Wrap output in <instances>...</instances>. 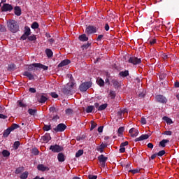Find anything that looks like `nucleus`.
<instances>
[{
  "instance_id": "48",
  "label": "nucleus",
  "mask_w": 179,
  "mask_h": 179,
  "mask_svg": "<svg viewBox=\"0 0 179 179\" xmlns=\"http://www.w3.org/2000/svg\"><path fill=\"white\" fill-rule=\"evenodd\" d=\"M72 113H73V110L71 108H68L66 110V114H67V115H71Z\"/></svg>"
},
{
  "instance_id": "61",
  "label": "nucleus",
  "mask_w": 179,
  "mask_h": 179,
  "mask_svg": "<svg viewBox=\"0 0 179 179\" xmlns=\"http://www.w3.org/2000/svg\"><path fill=\"white\" fill-rule=\"evenodd\" d=\"M18 104H19L20 107H26V105L24 103H23V102H22V101H19Z\"/></svg>"
},
{
  "instance_id": "46",
  "label": "nucleus",
  "mask_w": 179,
  "mask_h": 179,
  "mask_svg": "<svg viewBox=\"0 0 179 179\" xmlns=\"http://www.w3.org/2000/svg\"><path fill=\"white\" fill-rule=\"evenodd\" d=\"M109 96L111 97V99H115V92L110 91L109 92Z\"/></svg>"
},
{
  "instance_id": "51",
  "label": "nucleus",
  "mask_w": 179,
  "mask_h": 179,
  "mask_svg": "<svg viewBox=\"0 0 179 179\" xmlns=\"http://www.w3.org/2000/svg\"><path fill=\"white\" fill-rule=\"evenodd\" d=\"M125 146H128V141L123 142L120 144V148H125Z\"/></svg>"
},
{
  "instance_id": "33",
  "label": "nucleus",
  "mask_w": 179,
  "mask_h": 179,
  "mask_svg": "<svg viewBox=\"0 0 179 179\" xmlns=\"http://www.w3.org/2000/svg\"><path fill=\"white\" fill-rule=\"evenodd\" d=\"M2 155L4 157H8V156H10V152L6 150H3L2 151Z\"/></svg>"
},
{
  "instance_id": "7",
  "label": "nucleus",
  "mask_w": 179,
  "mask_h": 179,
  "mask_svg": "<svg viewBox=\"0 0 179 179\" xmlns=\"http://www.w3.org/2000/svg\"><path fill=\"white\" fill-rule=\"evenodd\" d=\"M64 129H66V126L64 124L61 123L54 129V131H55V132H64Z\"/></svg>"
},
{
  "instance_id": "43",
  "label": "nucleus",
  "mask_w": 179,
  "mask_h": 179,
  "mask_svg": "<svg viewBox=\"0 0 179 179\" xmlns=\"http://www.w3.org/2000/svg\"><path fill=\"white\" fill-rule=\"evenodd\" d=\"M141 171V169H131L129 171V173H132V174H137V173H139Z\"/></svg>"
},
{
  "instance_id": "54",
  "label": "nucleus",
  "mask_w": 179,
  "mask_h": 179,
  "mask_svg": "<svg viewBox=\"0 0 179 179\" xmlns=\"http://www.w3.org/2000/svg\"><path fill=\"white\" fill-rule=\"evenodd\" d=\"M164 135H168V136H171L173 134V132H171V131H164Z\"/></svg>"
},
{
  "instance_id": "36",
  "label": "nucleus",
  "mask_w": 179,
  "mask_h": 179,
  "mask_svg": "<svg viewBox=\"0 0 179 179\" xmlns=\"http://www.w3.org/2000/svg\"><path fill=\"white\" fill-rule=\"evenodd\" d=\"M163 120L166 121L167 124H173V120H171V119L169 118L168 117H164Z\"/></svg>"
},
{
  "instance_id": "4",
  "label": "nucleus",
  "mask_w": 179,
  "mask_h": 179,
  "mask_svg": "<svg viewBox=\"0 0 179 179\" xmlns=\"http://www.w3.org/2000/svg\"><path fill=\"white\" fill-rule=\"evenodd\" d=\"M90 87H92V83H83L80 85V90L81 92H86V90H87V89H90Z\"/></svg>"
},
{
  "instance_id": "8",
  "label": "nucleus",
  "mask_w": 179,
  "mask_h": 179,
  "mask_svg": "<svg viewBox=\"0 0 179 179\" xmlns=\"http://www.w3.org/2000/svg\"><path fill=\"white\" fill-rule=\"evenodd\" d=\"M97 31V29L93 26H89L85 29V33L87 34H93V33H96Z\"/></svg>"
},
{
  "instance_id": "29",
  "label": "nucleus",
  "mask_w": 179,
  "mask_h": 179,
  "mask_svg": "<svg viewBox=\"0 0 179 179\" xmlns=\"http://www.w3.org/2000/svg\"><path fill=\"white\" fill-rule=\"evenodd\" d=\"M28 113L30 115H36V113H37V110L29 108L28 110Z\"/></svg>"
},
{
  "instance_id": "41",
  "label": "nucleus",
  "mask_w": 179,
  "mask_h": 179,
  "mask_svg": "<svg viewBox=\"0 0 179 179\" xmlns=\"http://www.w3.org/2000/svg\"><path fill=\"white\" fill-rule=\"evenodd\" d=\"M82 155H83V150H79L76 154V157H80Z\"/></svg>"
},
{
  "instance_id": "35",
  "label": "nucleus",
  "mask_w": 179,
  "mask_h": 179,
  "mask_svg": "<svg viewBox=\"0 0 179 179\" xmlns=\"http://www.w3.org/2000/svg\"><path fill=\"white\" fill-rule=\"evenodd\" d=\"M27 38L29 41H36L37 40V37L35 35H31Z\"/></svg>"
},
{
  "instance_id": "57",
  "label": "nucleus",
  "mask_w": 179,
  "mask_h": 179,
  "mask_svg": "<svg viewBox=\"0 0 179 179\" xmlns=\"http://www.w3.org/2000/svg\"><path fill=\"white\" fill-rule=\"evenodd\" d=\"M119 152H120V153H125V148L120 147Z\"/></svg>"
},
{
  "instance_id": "49",
  "label": "nucleus",
  "mask_w": 179,
  "mask_h": 179,
  "mask_svg": "<svg viewBox=\"0 0 179 179\" xmlns=\"http://www.w3.org/2000/svg\"><path fill=\"white\" fill-rule=\"evenodd\" d=\"M164 155H166V151L164 150H161L157 153V156H164Z\"/></svg>"
},
{
  "instance_id": "22",
  "label": "nucleus",
  "mask_w": 179,
  "mask_h": 179,
  "mask_svg": "<svg viewBox=\"0 0 179 179\" xmlns=\"http://www.w3.org/2000/svg\"><path fill=\"white\" fill-rule=\"evenodd\" d=\"M80 41H87V40H89V38L87 36H86V34H82L80 35L78 37Z\"/></svg>"
},
{
  "instance_id": "50",
  "label": "nucleus",
  "mask_w": 179,
  "mask_h": 179,
  "mask_svg": "<svg viewBox=\"0 0 179 179\" xmlns=\"http://www.w3.org/2000/svg\"><path fill=\"white\" fill-rule=\"evenodd\" d=\"M43 129L45 131H50V129H51V126L50 125H45L43 127Z\"/></svg>"
},
{
  "instance_id": "32",
  "label": "nucleus",
  "mask_w": 179,
  "mask_h": 179,
  "mask_svg": "<svg viewBox=\"0 0 179 179\" xmlns=\"http://www.w3.org/2000/svg\"><path fill=\"white\" fill-rule=\"evenodd\" d=\"M120 76L125 78L129 75V72L128 71H122L120 73Z\"/></svg>"
},
{
  "instance_id": "39",
  "label": "nucleus",
  "mask_w": 179,
  "mask_h": 179,
  "mask_svg": "<svg viewBox=\"0 0 179 179\" xmlns=\"http://www.w3.org/2000/svg\"><path fill=\"white\" fill-rule=\"evenodd\" d=\"M12 131H15V129H17V128H19V125L16 124H13L12 126L10 127H9Z\"/></svg>"
},
{
  "instance_id": "13",
  "label": "nucleus",
  "mask_w": 179,
  "mask_h": 179,
  "mask_svg": "<svg viewBox=\"0 0 179 179\" xmlns=\"http://www.w3.org/2000/svg\"><path fill=\"white\" fill-rule=\"evenodd\" d=\"M12 9H13V8L10 4H4L1 7V10L3 12H8V10H12Z\"/></svg>"
},
{
  "instance_id": "6",
  "label": "nucleus",
  "mask_w": 179,
  "mask_h": 179,
  "mask_svg": "<svg viewBox=\"0 0 179 179\" xmlns=\"http://www.w3.org/2000/svg\"><path fill=\"white\" fill-rule=\"evenodd\" d=\"M50 150H52L53 153H59V152H62V147L59 145H50Z\"/></svg>"
},
{
  "instance_id": "10",
  "label": "nucleus",
  "mask_w": 179,
  "mask_h": 179,
  "mask_svg": "<svg viewBox=\"0 0 179 179\" xmlns=\"http://www.w3.org/2000/svg\"><path fill=\"white\" fill-rule=\"evenodd\" d=\"M129 62L130 64H133V65H138V64H141V59L135 57H131L129 58Z\"/></svg>"
},
{
  "instance_id": "31",
  "label": "nucleus",
  "mask_w": 179,
  "mask_h": 179,
  "mask_svg": "<svg viewBox=\"0 0 179 179\" xmlns=\"http://www.w3.org/2000/svg\"><path fill=\"white\" fill-rule=\"evenodd\" d=\"M107 103H104L101 105L99 108H98V110L99 111H103V110H106L107 108Z\"/></svg>"
},
{
  "instance_id": "37",
  "label": "nucleus",
  "mask_w": 179,
  "mask_h": 179,
  "mask_svg": "<svg viewBox=\"0 0 179 179\" xmlns=\"http://www.w3.org/2000/svg\"><path fill=\"white\" fill-rule=\"evenodd\" d=\"M8 71H15L16 69V66L13 64L8 65Z\"/></svg>"
},
{
  "instance_id": "64",
  "label": "nucleus",
  "mask_w": 179,
  "mask_h": 179,
  "mask_svg": "<svg viewBox=\"0 0 179 179\" xmlns=\"http://www.w3.org/2000/svg\"><path fill=\"white\" fill-rule=\"evenodd\" d=\"M98 132H99V133H101V132H103V127H99V128H98Z\"/></svg>"
},
{
  "instance_id": "19",
  "label": "nucleus",
  "mask_w": 179,
  "mask_h": 179,
  "mask_svg": "<svg viewBox=\"0 0 179 179\" xmlns=\"http://www.w3.org/2000/svg\"><path fill=\"white\" fill-rule=\"evenodd\" d=\"M14 10H15V14L17 16H20V15H22V9H20V7L19 6L15 7Z\"/></svg>"
},
{
  "instance_id": "27",
  "label": "nucleus",
  "mask_w": 179,
  "mask_h": 179,
  "mask_svg": "<svg viewBox=\"0 0 179 179\" xmlns=\"http://www.w3.org/2000/svg\"><path fill=\"white\" fill-rule=\"evenodd\" d=\"M169 142H170V141L164 139L159 143V145L162 148H166V143H169Z\"/></svg>"
},
{
  "instance_id": "58",
  "label": "nucleus",
  "mask_w": 179,
  "mask_h": 179,
  "mask_svg": "<svg viewBox=\"0 0 179 179\" xmlns=\"http://www.w3.org/2000/svg\"><path fill=\"white\" fill-rule=\"evenodd\" d=\"M89 179H97V176L89 175Z\"/></svg>"
},
{
  "instance_id": "63",
  "label": "nucleus",
  "mask_w": 179,
  "mask_h": 179,
  "mask_svg": "<svg viewBox=\"0 0 179 179\" xmlns=\"http://www.w3.org/2000/svg\"><path fill=\"white\" fill-rule=\"evenodd\" d=\"M29 92L31 93H36V88H29Z\"/></svg>"
},
{
  "instance_id": "30",
  "label": "nucleus",
  "mask_w": 179,
  "mask_h": 179,
  "mask_svg": "<svg viewBox=\"0 0 179 179\" xmlns=\"http://www.w3.org/2000/svg\"><path fill=\"white\" fill-rule=\"evenodd\" d=\"M45 52L48 58H51V57H52V50H51L50 49H46Z\"/></svg>"
},
{
  "instance_id": "2",
  "label": "nucleus",
  "mask_w": 179,
  "mask_h": 179,
  "mask_svg": "<svg viewBox=\"0 0 179 179\" xmlns=\"http://www.w3.org/2000/svg\"><path fill=\"white\" fill-rule=\"evenodd\" d=\"M7 27L11 33H17L19 31V25L17 22L13 20H10L7 22Z\"/></svg>"
},
{
  "instance_id": "1",
  "label": "nucleus",
  "mask_w": 179,
  "mask_h": 179,
  "mask_svg": "<svg viewBox=\"0 0 179 179\" xmlns=\"http://www.w3.org/2000/svg\"><path fill=\"white\" fill-rule=\"evenodd\" d=\"M75 87H76L75 83H69L63 89V93H64V94H73V93H75Z\"/></svg>"
},
{
  "instance_id": "11",
  "label": "nucleus",
  "mask_w": 179,
  "mask_h": 179,
  "mask_svg": "<svg viewBox=\"0 0 179 179\" xmlns=\"http://www.w3.org/2000/svg\"><path fill=\"white\" fill-rule=\"evenodd\" d=\"M129 134H130L131 136H132V138H135V137L138 136V135H139V131H138V129H136L135 128H131L129 130Z\"/></svg>"
},
{
  "instance_id": "45",
  "label": "nucleus",
  "mask_w": 179,
  "mask_h": 179,
  "mask_svg": "<svg viewBox=\"0 0 179 179\" xmlns=\"http://www.w3.org/2000/svg\"><path fill=\"white\" fill-rule=\"evenodd\" d=\"M31 27V29H38V23H37V22H33Z\"/></svg>"
},
{
  "instance_id": "14",
  "label": "nucleus",
  "mask_w": 179,
  "mask_h": 179,
  "mask_svg": "<svg viewBox=\"0 0 179 179\" xmlns=\"http://www.w3.org/2000/svg\"><path fill=\"white\" fill-rule=\"evenodd\" d=\"M106 148H107V144L101 143L100 145H99L96 148V150L98 152H100V153H103V152L104 151V149H106Z\"/></svg>"
},
{
  "instance_id": "60",
  "label": "nucleus",
  "mask_w": 179,
  "mask_h": 179,
  "mask_svg": "<svg viewBox=\"0 0 179 179\" xmlns=\"http://www.w3.org/2000/svg\"><path fill=\"white\" fill-rule=\"evenodd\" d=\"M141 122L143 124V125H145V124H146V119L145 117H142Z\"/></svg>"
},
{
  "instance_id": "20",
  "label": "nucleus",
  "mask_w": 179,
  "mask_h": 179,
  "mask_svg": "<svg viewBox=\"0 0 179 179\" xmlns=\"http://www.w3.org/2000/svg\"><path fill=\"white\" fill-rule=\"evenodd\" d=\"M42 140L43 142H45V143H47L51 140V137L50 136V134H45L42 137Z\"/></svg>"
},
{
  "instance_id": "38",
  "label": "nucleus",
  "mask_w": 179,
  "mask_h": 179,
  "mask_svg": "<svg viewBox=\"0 0 179 179\" xmlns=\"http://www.w3.org/2000/svg\"><path fill=\"white\" fill-rule=\"evenodd\" d=\"M96 127H97V123H95L94 121H91V128H90V130L93 131V129H94V128H96Z\"/></svg>"
},
{
  "instance_id": "15",
  "label": "nucleus",
  "mask_w": 179,
  "mask_h": 179,
  "mask_svg": "<svg viewBox=\"0 0 179 179\" xmlns=\"http://www.w3.org/2000/svg\"><path fill=\"white\" fill-rule=\"evenodd\" d=\"M38 170H39V171H48V170H50V168H48V166H45L43 164H39L37 166Z\"/></svg>"
},
{
  "instance_id": "3",
  "label": "nucleus",
  "mask_w": 179,
  "mask_h": 179,
  "mask_svg": "<svg viewBox=\"0 0 179 179\" xmlns=\"http://www.w3.org/2000/svg\"><path fill=\"white\" fill-rule=\"evenodd\" d=\"M108 158L103 155H101L98 157V160L99 161L100 166L101 167H106V163L107 162V160Z\"/></svg>"
},
{
  "instance_id": "25",
  "label": "nucleus",
  "mask_w": 179,
  "mask_h": 179,
  "mask_svg": "<svg viewBox=\"0 0 179 179\" xmlns=\"http://www.w3.org/2000/svg\"><path fill=\"white\" fill-rule=\"evenodd\" d=\"M96 83L99 86L103 87L104 86V80L100 78L96 79Z\"/></svg>"
},
{
  "instance_id": "62",
  "label": "nucleus",
  "mask_w": 179,
  "mask_h": 179,
  "mask_svg": "<svg viewBox=\"0 0 179 179\" xmlns=\"http://www.w3.org/2000/svg\"><path fill=\"white\" fill-rule=\"evenodd\" d=\"M148 148H149L150 149H153V143H149L148 144Z\"/></svg>"
},
{
  "instance_id": "42",
  "label": "nucleus",
  "mask_w": 179,
  "mask_h": 179,
  "mask_svg": "<svg viewBox=\"0 0 179 179\" xmlns=\"http://www.w3.org/2000/svg\"><path fill=\"white\" fill-rule=\"evenodd\" d=\"M32 155H34V156H37L39 153L38 150L37 148H33L31 150Z\"/></svg>"
},
{
  "instance_id": "59",
  "label": "nucleus",
  "mask_w": 179,
  "mask_h": 179,
  "mask_svg": "<svg viewBox=\"0 0 179 179\" xmlns=\"http://www.w3.org/2000/svg\"><path fill=\"white\" fill-rule=\"evenodd\" d=\"M150 44L151 45H153V44H156V39H150Z\"/></svg>"
},
{
  "instance_id": "52",
  "label": "nucleus",
  "mask_w": 179,
  "mask_h": 179,
  "mask_svg": "<svg viewBox=\"0 0 179 179\" xmlns=\"http://www.w3.org/2000/svg\"><path fill=\"white\" fill-rule=\"evenodd\" d=\"M38 68H42V69H44V71H47V69H48V66H44L41 64H40V66Z\"/></svg>"
},
{
  "instance_id": "44",
  "label": "nucleus",
  "mask_w": 179,
  "mask_h": 179,
  "mask_svg": "<svg viewBox=\"0 0 179 179\" xmlns=\"http://www.w3.org/2000/svg\"><path fill=\"white\" fill-rule=\"evenodd\" d=\"M124 132V127H120L117 131L118 136H121Z\"/></svg>"
},
{
  "instance_id": "34",
  "label": "nucleus",
  "mask_w": 179,
  "mask_h": 179,
  "mask_svg": "<svg viewBox=\"0 0 179 179\" xmlns=\"http://www.w3.org/2000/svg\"><path fill=\"white\" fill-rule=\"evenodd\" d=\"M23 171H24V169L23 167H19L15 170V174H20Z\"/></svg>"
},
{
  "instance_id": "12",
  "label": "nucleus",
  "mask_w": 179,
  "mask_h": 179,
  "mask_svg": "<svg viewBox=\"0 0 179 179\" xmlns=\"http://www.w3.org/2000/svg\"><path fill=\"white\" fill-rule=\"evenodd\" d=\"M23 76L28 78L29 79V80H34V76H36V75H34L29 71H24L23 73Z\"/></svg>"
},
{
  "instance_id": "21",
  "label": "nucleus",
  "mask_w": 179,
  "mask_h": 179,
  "mask_svg": "<svg viewBox=\"0 0 179 179\" xmlns=\"http://www.w3.org/2000/svg\"><path fill=\"white\" fill-rule=\"evenodd\" d=\"M40 66H41L40 65L39 63H34L32 64H30L29 66H28V69H29L30 71H31L33 69V68H39Z\"/></svg>"
},
{
  "instance_id": "9",
  "label": "nucleus",
  "mask_w": 179,
  "mask_h": 179,
  "mask_svg": "<svg viewBox=\"0 0 179 179\" xmlns=\"http://www.w3.org/2000/svg\"><path fill=\"white\" fill-rule=\"evenodd\" d=\"M155 99L158 103H167V99L163 95H157Z\"/></svg>"
},
{
  "instance_id": "5",
  "label": "nucleus",
  "mask_w": 179,
  "mask_h": 179,
  "mask_svg": "<svg viewBox=\"0 0 179 179\" xmlns=\"http://www.w3.org/2000/svg\"><path fill=\"white\" fill-rule=\"evenodd\" d=\"M31 34V31L30 30V27L27 26L24 27V34L21 36V39L26 40L27 37H29Z\"/></svg>"
},
{
  "instance_id": "53",
  "label": "nucleus",
  "mask_w": 179,
  "mask_h": 179,
  "mask_svg": "<svg viewBox=\"0 0 179 179\" xmlns=\"http://www.w3.org/2000/svg\"><path fill=\"white\" fill-rule=\"evenodd\" d=\"M103 37H104L103 35H99L96 38V41H101V40H103Z\"/></svg>"
},
{
  "instance_id": "18",
  "label": "nucleus",
  "mask_w": 179,
  "mask_h": 179,
  "mask_svg": "<svg viewBox=\"0 0 179 179\" xmlns=\"http://www.w3.org/2000/svg\"><path fill=\"white\" fill-rule=\"evenodd\" d=\"M48 100V98H47V96L45 95H41L38 98V101L39 103H45Z\"/></svg>"
},
{
  "instance_id": "28",
  "label": "nucleus",
  "mask_w": 179,
  "mask_h": 179,
  "mask_svg": "<svg viewBox=\"0 0 179 179\" xmlns=\"http://www.w3.org/2000/svg\"><path fill=\"white\" fill-rule=\"evenodd\" d=\"M93 110H94V106H89L87 107L86 108V113H87V114L92 113V111H93Z\"/></svg>"
},
{
  "instance_id": "17",
  "label": "nucleus",
  "mask_w": 179,
  "mask_h": 179,
  "mask_svg": "<svg viewBox=\"0 0 179 179\" xmlns=\"http://www.w3.org/2000/svg\"><path fill=\"white\" fill-rule=\"evenodd\" d=\"M71 64V61L69 59H65L61 62V63L58 65L59 68H62V66H65Z\"/></svg>"
},
{
  "instance_id": "24",
  "label": "nucleus",
  "mask_w": 179,
  "mask_h": 179,
  "mask_svg": "<svg viewBox=\"0 0 179 179\" xmlns=\"http://www.w3.org/2000/svg\"><path fill=\"white\" fill-rule=\"evenodd\" d=\"M57 159L59 162H65V156L62 153H59L57 155Z\"/></svg>"
},
{
  "instance_id": "56",
  "label": "nucleus",
  "mask_w": 179,
  "mask_h": 179,
  "mask_svg": "<svg viewBox=\"0 0 179 179\" xmlns=\"http://www.w3.org/2000/svg\"><path fill=\"white\" fill-rule=\"evenodd\" d=\"M50 94L53 99H57L58 97V94H57L55 92H52Z\"/></svg>"
},
{
  "instance_id": "16",
  "label": "nucleus",
  "mask_w": 179,
  "mask_h": 179,
  "mask_svg": "<svg viewBox=\"0 0 179 179\" xmlns=\"http://www.w3.org/2000/svg\"><path fill=\"white\" fill-rule=\"evenodd\" d=\"M149 138V135L143 134L140 137L136 138L135 139V142H141V141H145V139H148Z\"/></svg>"
},
{
  "instance_id": "40",
  "label": "nucleus",
  "mask_w": 179,
  "mask_h": 179,
  "mask_svg": "<svg viewBox=\"0 0 179 179\" xmlns=\"http://www.w3.org/2000/svg\"><path fill=\"white\" fill-rule=\"evenodd\" d=\"M19 146H20V142L19 141H15L14 143V145H13V148L15 150H17V149H19Z\"/></svg>"
},
{
  "instance_id": "23",
  "label": "nucleus",
  "mask_w": 179,
  "mask_h": 179,
  "mask_svg": "<svg viewBox=\"0 0 179 179\" xmlns=\"http://www.w3.org/2000/svg\"><path fill=\"white\" fill-rule=\"evenodd\" d=\"M11 131L12 130L8 127L3 131V136H4V138H8V136H9V135L10 134Z\"/></svg>"
},
{
  "instance_id": "47",
  "label": "nucleus",
  "mask_w": 179,
  "mask_h": 179,
  "mask_svg": "<svg viewBox=\"0 0 179 179\" xmlns=\"http://www.w3.org/2000/svg\"><path fill=\"white\" fill-rule=\"evenodd\" d=\"M0 31L1 33L6 31V28L5 27V26L0 24Z\"/></svg>"
},
{
  "instance_id": "26",
  "label": "nucleus",
  "mask_w": 179,
  "mask_h": 179,
  "mask_svg": "<svg viewBox=\"0 0 179 179\" xmlns=\"http://www.w3.org/2000/svg\"><path fill=\"white\" fill-rule=\"evenodd\" d=\"M27 177H29V172H28V171H25V172L22 173L20 175V178L21 179H27Z\"/></svg>"
},
{
  "instance_id": "55",
  "label": "nucleus",
  "mask_w": 179,
  "mask_h": 179,
  "mask_svg": "<svg viewBox=\"0 0 179 179\" xmlns=\"http://www.w3.org/2000/svg\"><path fill=\"white\" fill-rule=\"evenodd\" d=\"M50 113H55L57 111V109L55 108V107L52 106L50 108Z\"/></svg>"
}]
</instances>
